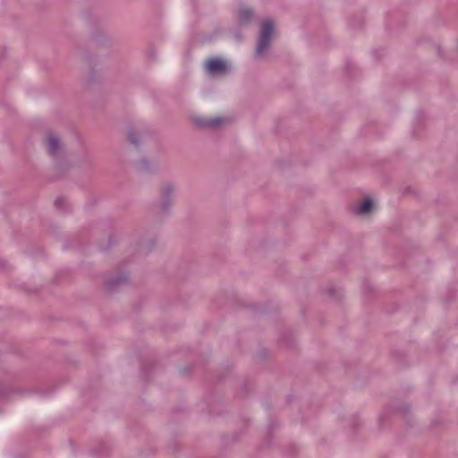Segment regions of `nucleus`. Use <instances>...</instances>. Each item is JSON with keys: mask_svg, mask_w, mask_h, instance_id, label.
Returning <instances> with one entry per match:
<instances>
[{"mask_svg": "<svg viewBox=\"0 0 458 458\" xmlns=\"http://www.w3.org/2000/svg\"><path fill=\"white\" fill-rule=\"evenodd\" d=\"M253 16V10L246 5L240 4L237 11V19L242 26L247 25Z\"/></svg>", "mask_w": 458, "mask_h": 458, "instance_id": "20e7f679", "label": "nucleus"}, {"mask_svg": "<svg viewBox=\"0 0 458 458\" xmlns=\"http://www.w3.org/2000/svg\"><path fill=\"white\" fill-rule=\"evenodd\" d=\"M175 191V188L173 184L168 183L163 186L161 193H162V205L165 209H166L169 206L172 205V197Z\"/></svg>", "mask_w": 458, "mask_h": 458, "instance_id": "39448f33", "label": "nucleus"}, {"mask_svg": "<svg viewBox=\"0 0 458 458\" xmlns=\"http://www.w3.org/2000/svg\"><path fill=\"white\" fill-rule=\"evenodd\" d=\"M128 140L131 143L134 144V145H138V140H137V137H136V134L133 132V131H130L129 134H128Z\"/></svg>", "mask_w": 458, "mask_h": 458, "instance_id": "1a4fd4ad", "label": "nucleus"}, {"mask_svg": "<svg viewBox=\"0 0 458 458\" xmlns=\"http://www.w3.org/2000/svg\"><path fill=\"white\" fill-rule=\"evenodd\" d=\"M46 145L52 156H56L61 149L59 139L53 133H49L46 139Z\"/></svg>", "mask_w": 458, "mask_h": 458, "instance_id": "423d86ee", "label": "nucleus"}, {"mask_svg": "<svg viewBox=\"0 0 458 458\" xmlns=\"http://www.w3.org/2000/svg\"><path fill=\"white\" fill-rule=\"evenodd\" d=\"M373 202L369 198H364L358 201L353 207V213L360 216H365L371 212Z\"/></svg>", "mask_w": 458, "mask_h": 458, "instance_id": "7ed1b4c3", "label": "nucleus"}, {"mask_svg": "<svg viewBox=\"0 0 458 458\" xmlns=\"http://www.w3.org/2000/svg\"><path fill=\"white\" fill-rule=\"evenodd\" d=\"M275 35V24L272 20L267 19L261 22L259 36L255 49V57L263 59L267 56V51Z\"/></svg>", "mask_w": 458, "mask_h": 458, "instance_id": "f257e3e1", "label": "nucleus"}, {"mask_svg": "<svg viewBox=\"0 0 458 458\" xmlns=\"http://www.w3.org/2000/svg\"><path fill=\"white\" fill-rule=\"evenodd\" d=\"M206 71L210 75H222L229 71V65L222 58L213 57L205 64Z\"/></svg>", "mask_w": 458, "mask_h": 458, "instance_id": "f03ea898", "label": "nucleus"}, {"mask_svg": "<svg viewBox=\"0 0 458 458\" xmlns=\"http://www.w3.org/2000/svg\"><path fill=\"white\" fill-rule=\"evenodd\" d=\"M223 123V119L220 117L211 118V119H206L203 121H199V123L205 127L209 128H216Z\"/></svg>", "mask_w": 458, "mask_h": 458, "instance_id": "0eeeda50", "label": "nucleus"}, {"mask_svg": "<svg viewBox=\"0 0 458 458\" xmlns=\"http://www.w3.org/2000/svg\"><path fill=\"white\" fill-rule=\"evenodd\" d=\"M125 281L124 277H119L117 279H110L107 281L106 285L109 289L114 288L116 285H118L121 282Z\"/></svg>", "mask_w": 458, "mask_h": 458, "instance_id": "6e6552de", "label": "nucleus"}]
</instances>
